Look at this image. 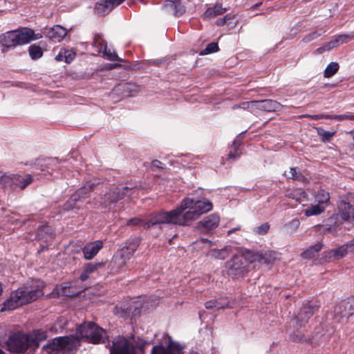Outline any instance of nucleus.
Returning a JSON list of instances; mask_svg holds the SVG:
<instances>
[{"label":"nucleus","mask_w":354,"mask_h":354,"mask_svg":"<svg viewBox=\"0 0 354 354\" xmlns=\"http://www.w3.org/2000/svg\"><path fill=\"white\" fill-rule=\"evenodd\" d=\"M241 145V142L238 139L234 140L233 144L230 148V151L229 153V158L235 160L236 158L239 157L241 152L239 150V146Z\"/></svg>","instance_id":"58836bf2"},{"label":"nucleus","mask_w":354,"mask_h":354,"mask_svg":"<svg viewBox=\"0 0 354 354\" xmlns=\"http://www.w3.org/2000/svg\"><path fill=\"white\" fill-rule=\"evenodd\" d=\"M333 48L332 47V45H331V43L330 41H328L326 44H324L322 46L318 48L317 49V52L318 53H324V51H326V50H330L331 49H333Z\"/></svg>","instance_id":"5fc2aeb1"},{"label":"nucleus","mask_w":354,"mask_h":354,"mask_svg":"<svg viewBox=\"0 0 354 354\" xmlns=\"http://www.w3.org/2000/svg\"><path fill=\"white\" fill-rule=\"evenodd\" d=\"M320 35L318 34L317 32H313L308 35H306L303 41L306 43L309 42L312 40L315 39L317 38Z\"/></svg>","instance_id":"6e6d98bb"},{"label":"nucleus","mask_w":354,"mask_h":354,"mask_svg":"<svg viewBox=\"0 0 354 354\" xmlns=\"http://www.w3.org/2000/svg\"><path fill=\"white\" fill-rule=\"evenodd\" d=\"M45 36L53 42H60L66 35L67 30L60 25H55L46 28L44 32Z\"/></svg>","instance_id":"f3484780"},{"label":"nucleus","mask_w":354,"mask_h":354,"mask_svg":"<svg viewBox=\"0 0 354 354\" xmlns=\"http://www.w3.org/2000/svg\"><path fill=\"white\" fill-rule=\"evenodd\" d=\"M232 108L234 109L239 108L243 109H248L251 113L255 114V100L250 102H243L239 104L234 105Z\"/></svg>","instance_id":"a19ab883"},{"label":"nucleus","mask_w":354,"mask_h":354,"mask_svg":"<svg viewBox=\"0 0 354 354\" xmlns=\"http://www.w3.org/2000/svg\"><path fill=\"white\" fill-rule=\"evenodd\" d=\"M205 306L207 309L212 310H220L230 307V301L227 299H220V300H210L205 304Z\"/></svg>","instance_id":"a878e982"},{"label":"nucleus","mask_w":354,"mask_h":354,"mask_svg":"<svg viewBox=\"0 0 354 354\" xmlns=\"http://www.w3.org/2000/svg\"><path fill=\"white\" fill-rule=\"evenodd\" d=\"M330 41L333 48L340 45L337 37H333Z\"/></svg>","instance_id":"69168bd1"},{"label":"nucleus","mask_w":354,"mask_h":354,"mask_svg":"<svg viewBox=\"0 0 354 354\" xmlns=\"http://www.w3.org/2000/svg\"><path fill=\"white\" fill-rule=\"evenodd\" d=\"M75 56L76 53L73 50L62 48L56 55L55 60L57 62L64 61L66 64H70L75 59Z\"/></svg>","instance_id":"5701e85b"},{"label":"nucleus","mask_w":354,"mask_h":354,"mask_svg":"<svg viewBox=\"0 0 354 354\" xmlns=\"http://www.w3.org/2000/svg\"><path fill=\"white\" fill-rule=\"evenodd\" d=\"M348 254L345 245H342L337 248L330 250L328 252L327 257L329 259H341Z\"/></svg>","instance_id":"cd10ccee"},{"label":"nucleus","mask_w":354,"mask_h":354,"mask_svg":"<svg viewBox=\"0 0 354 354\" xmlns=\"http://www.w3.org/2000/svg\"><path fill=\"white\" fill-rule=\"evenodd\" d=\"M225 268L228 276L237 278L242 277L246 272L247 265L242 257L235 255L226 263Z\"/></svg>","instance_id":"f8f14e48"},{"label":"nucleus","mask_w":354,"mask_h":354,"mask_svg":"<svg viewBox=\"0 0 354 354\" xmlns=\"http://www.w3.org/2000/svg\"><path fill=\"white\" fill-rule=\"evenodd\" d=\"M230 252H231L230 248L225 247L224 248L221 249V250H216V249L212 250L209 252V254L212 257H214V258H216L218 259L224 260L230 255Z\"/></svg>","instance_id":"c756f323"},{"label":"nucleus","mask_w":354,"mask_h":354,"mask_svg":"<svg viewBox=\"0 0 354 354\" xmlns=\"http://www.w3.org/2000/svg\"><path fill=\"white\" fill-rule=\"evenodd\" d=\"M104 57H105L107 59L111 61H119V62H125L124 59L120 58L115 52L112 51L110 48H108L106 46L104 47V51H103Z\"/></svg>","instance_id":"79ce46f5"},{"label":"nucleus","mask_w":354,"mask_h":354,"mask_svg":"<svg viewBox=\"0 0 354 354\" xmlns=\"http://www.w3.org/2000/svg\"><path fill=\"white\" fill-rule=\"evenodd\" d=\"M319 306L313 301H308L301 308L298 314L295 316L297 323L300 326H303L310 317L317 310Z\"/></svg>","instance_id":"dca6fc26"},{"label":"nucleus","mask_w":354,"mask_h":354,"mask_svg":"<svg viewBox=\"0 0 354 354\" xmlns=\"http://www.w3.org/2000/svg\"><path fill=\"white\" fill-rule=\"evenodd\" d=\"M0 187H10L12 189V174H4L0 176Z\"/></svg>","instance_id":"c03bdc74"},{"label":"nucleus","mask_w":354,"mask_h":354,"mask_svg":"<svg viewBox=\"0 0 354 354\" xmlns=\"http://www.w3.org/2000/svg\"><path fill=\"white\" fill-rule=\"evenodd\" d=\"M164 8L169 10L176 15H181L185 11V7L180 2L179 0H174L171 3L164 4Z\"/></svg>","instance_id":"bb28decb"},{"label":"nucleus","mask_w":354,"mask_h":354,"mask_svg":"<svg viewBox=\"0 0 354 354\" xmlns=\"http://www.w3.org/2000/svg\"><path fill=\"white\" fill-rule=\"evenodd\" d=\"M288 196L296 200V201L301 203L304 201H307L306 193L301 189H297L291 193H289Z\"/></svg>","instance_id":"e433bc0d"},{"label":"nucleus","mask_w":354,"mask_h":354,"mask_svg":"<svg viewBox=\"0 0 354 354\" xmlns=\"http://www.w3.org/2000/svg\"><path fill=\"white\" fill-rule=\"evenodd\" d=\"M47 337L46 332L42 330H34L28 333L17 332L9 336L6 344L10 352L24 353L28 349L35 351Z\"/></svg>","instance_id":"f03ea898"},{"label":"nucleus","mask_w":354,"mask_h":354,"mask_svg":"<svg viewBox=\"0 0 354 354\" xmlns=\"http://www.w3.org/2000/svg\"><path fill=\"white\" fill-rule=\"evenodd\" d=\"M299 225H300V222L298 219H297V218L292 219L286 225L287 230L289 232L292 233L298 229V227H299Z\"/></svg>","instance_id":"8fccbe9b"},{"label":"nucleus","mask_w":354,"mask_h":354,"mask_svg":"<svg viewBox=\"0 0 354 354\" xmlns=\"http://www.w3.org/2000/svg\"><path fill=\"white\" fill-rule=\"evenodd\" d=\"M97 266H98V264H93V263L86 264L84 266V270L80 276V279L82 281H86L88 279L89 275L91 274H92L93 272H94L97 270Z\"/></svg>","instance_id":"f704fd0d"},{"label":"nucleus","mask_w":354,"mask_h":354,"mask_svg":"<svg viewBox=\"0 0 354 354\" xmlns=\"http://www.w3.org/2000/svg\"><path fill=\"white\" fill-rule=\"evenodd\" d=\"M125 0H104L95 4V10L98 15H105L109 13L115 6H119Z\"/></svg>","instance_id":"6ab92c4d"},{"label":"nucleus","mask_w":354,"mask_h":354,"mask_svg":"<svg viewBox=\"0 0 354 354\" xmlns=\"http://www.w3.org/2000/svg\"><path fill=\"white\" fill-rule=\"evenodd\" d=\"M325 207L319 204L311 205L304 210L306 216L309 217L312 216H317L324 212Z\"/></svg>","instance_id":"2f4dec72"},{"label":"nucleus","mask_w":354,"mask_h":354,"mask_svg":"<svg viewBox=\"0 0 354 354\" xmlns=\"http://www.w3.org/2000/svg\"><path fill=\"white\" fill-rule=\"evenodd\" d=\"M230 17H224L222 18H218L216 21V24L218 26H222L226 24V19H227Z\"/></svg>","instance_id":"680f3d73"},{"label":"nucleus","mask_w":354,"mask_h":354,"mask_svg":"<svg viewBox=\"0 0 354 354\" xmlns=\"http://www.w3.org/2000/svg\"><path fill=\"white\" fill-rule=\"evenodd\" d=\"M243 258V261H246L249 263H252L259 261V252L252 250H245L243 254L240 256Z\"/></svg>","instance_id":"72a5a7b5"},{"label":"nucleus","mask_w":354,"mask_h":354,"mask_svg":"<svg viewBox=\"0 0 354 354\" xmlns=\"http://www.w3.org/2000/svg\"><path fill=\"white\" fill-rule=\"evenodd\" d=\"M32 181V177L30 174H26L23 177L22 184L21 185V189H25L28 185Z\"/></svg>","instance_id":"864d4df0"},{"label":"nucleus","mask_w":354,"mask_h":354,"mask_svg":"<svg viewBox=\"0 0 354 354\" xmlns=\"http://www.w3.org/2000/svg\"><path fill=\"white\" fill-rule=\"evenodd\" d=\"M323 245L321 243H317L315 245L310 246L307 250L301 253L304 259H311L315 257V254L319 252Z\"/></svg>","instance_id":"c85d7f7f"},{"label":"nucleus","mask_w":354,"mask_h":354,"mask_svg":"<svg viewBox=\"0 0 354 354\" xmlns=\"http://www.w3.org/2000/svg\"><path fill=\"white\" fill-rule=\"evenodd\" d=\"M77 346V341L73 336L57 337L42 347L48 354H57L60 351H71Z\"/></svg>","instance_id":"0eeeda50"},{"label":"nucleus","mask_w":354,"mask_h":354,"mask_svg":"<svg viewBox=\"0 0 354 354\" xmlns=\"http://www.w3.org/2000/svg\"><path fill=\"white\" fill-rule=\"evenodd\" d=\"M282 105L273 100H255V114L259 111L272 112L281 110Z\"/></svg>","instance_id":"a211bd4d"},{"label":"nucleus","mask_w":354,"mask_h":354,"mask_svg":"<svg viewBox=\"0 0 354 354\" xmlns=\"http://www.w3.org/2000/svg\"><path fill=\"white\" fill-rule=\"evenodd\" d=\"M43 288V281L39 279L32 280L12 292L10 298L3 303V309L14 310L37 300L44 295Z\"/></svg>","instance_id":"7ed1b4c3"},{"label":"nucleus","mask_w":354,"mask_h":354,"mask_svg":"<svg viewBox=\"0 0 354 354\" xmlns=\"http://www.w3.org/2000/svg\"><path fill=\"white\" fill-rule=\"evenodd\" d=\"M354 315V301H342L334 309V321L337 323H346L348 318Z\"/></svg>","instance_id":"9b49d317"},{"label":"nucleus","mask_w":354,"mask_h":354,"mask_svg":"<svg viewBox=\"0 0 354 354\" xmlns=\"http://www.w3.org/2000/svg\"><path fill=\"white\" fill-rule=\"evenodd\" d=\"M225 17H230L226 19V25L231 26L232 28L236 25V22H234L235 15L232 14H227Z\"/></svg>","instance_id":"13d9d810"},{"label":"nucleus","mask_w":354,"mask_h":354,"mask_svg":"<svg viewBox=\"0 0 354 354\" xmlns=\"http://www.w3.org/2000/svg\"><path fill=\"white\" fill-rule=\"evenodd\" d=\"M23 176L17 174H12V189L19 188L22 184Z\"/></svg>","instance_id":"603ef678"},{"label":"nucleus","mask_w":354,"mask_h":354,"mask_svg":"<svg viewBox=\"0 0 354 354\" xmlns=\"http://www.w3.org/2000/svg\"><path fill=\"white\" fill-rule=\"evenodd\" d=\"M37 236L39 240L49 241L54 237L53 230L49 225L41 226L37 231Z\"/></svg>","instance_id":"393cba45"},{"label":"nucleus","mask_w":354,"mask_h":354,"mask_svg":"<svg viewBox=\"0 0 354 354\" xmlns=\"http://www.w3.org/2000/svg\"><path fill=\"white\" fill-rule=\"evenodd\" d=\"M348 254H354V239L344 244Z\"/></svg>","instance_id":"4d7b16f0"},{"label":"nucleus","mask_w":354,"mask_h":354,"mask_svg":"<svg viewBox=\"0 0 354 354\" xmlns=\"http://www.w3.org/2000/svg\"><path fill=\"white\" fill-rule=\"evenodd\" d=\"M226 11V8H223L221 4L217 3L212 7L208 8L203 15L205 19H213L218 15H223Z\"/></svg>","instance_id":"b1692460"},{"label":"nucleus","mask_w":354,"mask_h":354,"mask_svg":"<svg viewBox=\"0 0 354 354\" xmlns=\"http://www.w3.org/2000/svg\"><path fill=\"white\" fill-rule=\"evenodd\" d=\"M212 207V203L206 198L194 200L187 197L175 209L171 211H161L155 214L145 223V227L162 224L187 226L201 214L210 211Z\"/></svg>","instance_id":"f257e3e1"},{"label":"nucleus","mask_w":354,"mask_h":354,"mask_svg":"<svg viewBox=\"0 0 354 354\" xmlns=\"http://www.w3.org/2000/svg\"><path fill=\"white\" fill-rule=\"evenodd\" d=\"M62 293L64 295H66V296H73V295L77 294L75 292H71L70 290H69V288H68L67 286H64L62 288Z\"/></svg>","instance_id":"052dcab7"},{"label":"nucleus","mask_w":354,"mask_h":354,"mask_svg":"<svg viewBox=\"0 0 354 354\" xmlns=\"http://www.w3.org/2000/svg\"><path fill=\"white\" fill-rule=\"evenodd\" d=\"M219 223L220 217L216 214H212L197 223V229L201 233L209 234L218 226Z\"/></svg>","instance_id":"2eb2a0df"},{"label":"nucleus","mask_w":354,"mask_h":354,"mask_svg":"<svg viewBox=\"0 0 354 354\" xmlns=\"http://www.w3.org/2000/svg\"><path fill=\"white\" fill-rule=\"evenodd\" d=\"M218 50V46L217 43L212 42L207 45L206 48L202 50L201 55H207L209 53H215Z\"/></svg>","instance_id":"de8ad7c7"},{"label":"nucleus","mask_w":354,"mask_h":354,"mask_svg":"<svg viewBox=\"0 0 354 354\" xmlns=\"http://www.w3.org/2000/svg\"><path fill=\"white\" fill-rule=\"evenodd\" d=\"M151 343L140 337H115L110 346V354H145V348Z\"/></svg>","instance_id":"20e7f679"},{"label":"nucleus","mask_w":354,"mask_h":354,"mask_svg":"<svg viewBox=\"0 0 354 354\" xmlns=\"http://www.w3.org/2000/svg\"><path fill=\"white\" fill-rule=\"evenodd\" d=\"M59 163V160L57 158H45V159H42V160H40V159H38L37 160V165L38 166H40L41 168V171H44V169L43 168V167H47V168H51L52 170H53V167H55L57 165H58Z\"/></svg>","instance_id":"7c9ffc66"},{"label":"nucleus","mask_w":354,"mask_h":354,"mask_svg":"<svg viewBox=\"0 0 354 354\" xmlns=\"http://www.w3.org/2000/svg\"><path fill=\"white\" fill-rule=\"evenodd\" d=\"M339 44H342L344 43H346L350 40H352L354 39V32H351L348 34H342L339 35L338 36H336Z\"/></svg>","instance_id":"3c124183"},{"label":"nucleus","mask_w":354,"mask_h":354,"mask_svg":"<svg viewBox=\"0 0 354 354\" xmlns=\"http://www.w3.org/2000/svg\"><path fill=\"white\" fill-rule=\"evenodd\" d=\"M102 246L103 243L101 241H95L87 243L82 250L84 258L86 259H93L98 253Z\"/></svg>","instance_id":"aec40b11"},{"label":"nucleus","mask_w":354,"mask_h":354,"mask_svg":"<svg viewBox=\"0 0 354 354\" xmlns=\"http://www.w3.org/2000/svg\"><path fill=\"white\" fill-rule=\"evenodd\" d=\"M77 341V346L80 341L97 344H106V332L100 326L93 322H84L77 326L75 335H73Z\"/></svg>","instance_id":"39448f33"},{"label":"nucleus","mask_w":354,"mask_h":354,"mask_svg":"<svg viewBox=\"0 0 354 354\" xmlns=\"http://www.w3.org/2000/svg\"><path fill=\"white\" fill-rule=\"evenodd\" d=\"M342 223L340 218H338V216L334 214L324 221L323 227L326 231L333 234L337 232V229Z\"/></svg>","instance_id":"412c9836"},{"label":"nucleus","mask_w":354,"mask_h":354,"mask_svg":"<svg viewBox=\"0 0 354 354\" xmlns=\"http://www.w3.org/2000/svg\"><path fill=\"white\" fill-rule=\"evenodd\" d=\"M139 245L140 239L136 237L127 242V245L121 250L119 256L115 257V261H118L120 266L125 264V261L130 259Z\"/></svg>","instance_id":"4468645a"},{"label":"nucleus","mask_w":354,"mask_h":354,"mask_svg":"<svg viewBox=\"0 0 354 354\" xmlns=\"http://www.w3.org/2000/svg\"><path fill=\"white\" fill-rule=\"evenodd\" d=\"M259 263L270 265L279 259V254L274 251L259 252Z\"/></svg>","instance_id":"4be33fe9"},{"label":"nucleus","mask_w":354,"mask_h":354,"mask_svg":"<svg viewBox=\"0 0 354 354\" xmlns=\"http://www.w3.org/2000/svg\"><path fill=\"white\" fill-rule=\"evenodd\" d=\"M270 229V225L268 223H264L261 225L255 227L254 232L259 235L266 234Z\"/></svg>","instance_id":"09e8293b"},{"label":"nucleus","mask_w":354,"mask_h":354,"mask_svg":"<svg viewBox=\"0 0 354 354\" xmlns=\"http://www.w3.org/2000/svg\"><path fill=\"white\" fill-rule=\"evenodd\" d=\"M197 243H207L209 247L213 245L212 242L207 239H201L200 240L197 241Z\"/></svg>","instance_id":"338daca9"},{"label":"nucleus","mask_w":354,"mask_h":354,"mask_svg":"<svg viewBox=\"0 0 354 354\" xmlns=\"http://www.w3.org/2000/svg\"><path fill=\"white\" fill-rule=\"evenodd\" d=\"M317 131L318 136L321 138L322 140L324 142L330 140V139L333 137V136L335 134V132L325 131L322 127L317 128Z\"/></svg>","instance_id":"a18cd8bd"},{"label":"nucleus","mask_w":354,"mask_h":354,"mask_svg":"<svg viewBox=\"0 0 354 354\" xmlns=\"http://www.w3.org/2000/svg\"><path fill=\"white\" fill-rule=\"evenodd\" d=\"M164 164L158 160H154L151 162L152 168H162Z\"/></svg>","instance_id":"e2e57ef3"},{"label":"nucleus","mask_w":354,"mask_h":354,"mask_svg":"<svg viewBox=\"0 0 354 354\" xmlns=\"http://www.w3.org/2000/svg\"><path fill=\"white\" fill-rule=\"evenodd\" d=\"M132 313L131 305L122 303L115 308V314L120 317L129 315Z\"/></svg>","instance_id":"473e14b6"},{"label":"nucleus","mask_w":354,"mask_h":354,"mask_svg":"<svg viewBox=\"0 0 354 354\" xmlns=\"http://www.w3.org/2000/svg\"><path fill=\"white\" fill-rule=\"evenodd\" d=\"M304 117H306L307 118L313 119V120L322 119V116L321 115V114H318V115H305Z\"/></svg>","instance_id":"0e129e2a"},{"label":"nucleus","mask_w":354,"mask_h":354,"mask_svg":"<svg viewBox=\"0 0 354 354\" xmlns=\"http://www.w3.org/2000/svg\"><path fill=\"white\" fill-rule=\"evenodd\" d=\"M158 212H157L158 214ZM156 214V213L155 214H153L151 215V217L147 221H142V219H140V218H131L129 220L127 221V225H140V223H142L143 224V227L145 228V229H148V228H150L151 227H153V225L152 226H150L149 227H145V223H148L151 218L152 217ZM156 225H155L154 226H156Z\"/></svg>","instance_id":"49530a36"},{"label":"nucleus","mask_w":354,"mask_h":354,"mask_svg":"<svg viewBox=\"0 0 354 354\" xmlns=\"http://www.w3.org/2000/svg\"><path fill=\"white\" fill-rule=\"evenodd\" d=\"M316 200L318 204L323 205V204H325L329 201V193L324 189L319 190L316 195Z\"/></svg>","instance_id":"ea45409f"},{"label":"nucleus","mask_w":354,"mask_h":354,"mask_svg":"<svg viewBox=\"0 0 354 354\" xmlns=\"http://www.w3.org/2000/svg\"><path fill=\"white\" fill-rule=\"evenodd\" d=\"M334 118H335V119L338 120H352L353 114L346 113V114L336 115L335 117H334Z\"/></svg>","instance_id":"bf43d9fd"},{"label":"nucleus","mask_w":354,"mask_h":354,"mask_svg":"<svg viewBox=\"0 0 354 354\" xmlns=\"http://www.w3.org/2000/svg\"><path fill=\"white\" fill-rule=\"evenodd\" d=\"M136 191L137 189L136 187H129L127 186L115 187L106 193L101 198L100 203L104 207L111 209L112 205L123 198L124 196H132Z\"/></svg>","instance_id":"6e6552de"},{"label":"nucleus","mask_w":354,"mask_h":354,"mask_svg":"<svg viewBox=\"0 0 354 354\" xmlns=\"http://www.w3.org/2000/svg\"><path fill=\"white\" fill-rule=\"evenodd\" d=\"M93 184H87L81 188L71 197V198L64 204V209L69 210L74 208H80L81 205L80 202L89 196L90 192L92 190Z\"/></svg>","instance_id":"ddd939ff"},{"label":"nucleus","mask_w":354,"mask_h":354,"mask_svg":"<svg viewBox=\"0 0 354 354\" xmlns=\"http://www.w3.org/2000/svg\"><path fill=\"white\" fill-rule=\"evenodd\" d=\"M284 176L288 179L305 182L306 178L300 172L297 171L295 167H290L288 171L284 173Z\"/></svg>","instance_id":"c9c22d12"},{"label":"nucleus","mask_w":354,"mask_h":354,"mask_svg":"<svg viewBox=\"0 0 354 354\" xmlns=\"http://www.w3.org/2000/svg\"><path fill=\"white\" fill-rule=\"evenodd\" d=\"M322 118L325 119H335L336 115H327V114H321Z\"/></svg>","instance_id":"774afa93"},{"label":"nucleus","mask_w":354,"mask_h":354,"mask_svg":"<svg viewBox=\"0 0 354 354\" xmlns=\"http://www.w3.org/2000/svg\"><path fill=\"white\" fill-rule=\"evenodd\" d=\"M28 52L32 59H37L43 55L42 49L36 44L30 45L28 48Z\"/></svg>","instance_id":"4c0bfd02"},{"label":"nucleus","mask_w":354,"mask_h":354,"mask_svg":"<svg viewBox=\"0 0 354 354\" xmlns=\"http://www.w3.org/2000/svg\"><path fill=\"white\" fill-rule=\"evenodd\" d=\"M42 38L41 33H35L30 28L8 31L0 35V43L6 48H10L19 45L28 44L33 40Z\"/></svg>","instance_id":"423d86ee"},{"label":"nucleus","mask_w":354,"mask_h":354,"mask_svg":"<svg viewBox=\"0 0 354 354\" xmlns=\"http://www.w3.org/2000/svg\"><path fill=\"white\" fill-rule=\"evenodd\" d=\"M339 65L337 62L330 63L324 71V77H330L333 76L338 71Z\"/></svg>","instance_id":"37998d69"},{"label":"nucleus","mask_w":354,"mask_h":354,"mask_svg":"<svg viewBox=\"0 0 354 354\" xmlns=\"http://www.w3.org/2000/svg\"><path fill=\"white\" fill-rule=\"evenodd\" d=\"M336 214L342 223H347L354 227V205L351 203L348 197H340Z\"/></svg>","instance_id":"1a4fd4ad"},{"label":"nucleus","mask_w":354,"mask_h":354,"mask_svg":"<svg viewBox=\"0 0 354 354\" xmlns=\"http://www.w3.org/2000/svg\"><path fill=\"white\" fill-rule=\"evenodd\" d=\"M165 337L167 339L166 346H164L162 344H158L154 346L152 349L157 353V354H183L184 350L186 348L185 343H180L178 342L173 340V339L165 335Z\"/></svg>","instance_id":"9d476101"}]
</instances>
